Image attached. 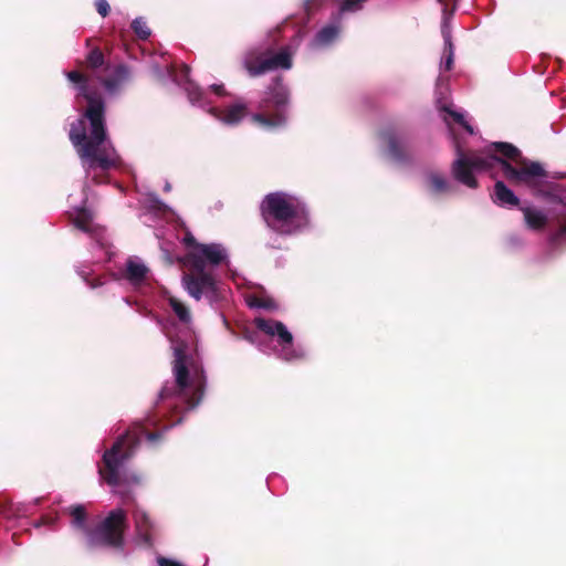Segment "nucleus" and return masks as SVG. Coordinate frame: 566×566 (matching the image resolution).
Masks as SVG:
<instances>
[{"mask_svg":"<svg viewBox=\"0 0 566 566\" xmlns=\"http://www.w3.org/2000/svg\"><path fill=\"white\" fill-rule=\"evenodd\" d=\"M168 303L179 322L185 325V336L169 335L174 350L172 381L163 386L156 411L148 415L144 422L136 423L120 436L109 449H106L99 462L97 473L99 483L106 484L111 493L118 496L124 504L135 501V493L143 485L144 476L127 467L143 438L151 446H157L164 434L181 422L182 417L170 423L160 424L169 413H181L196 408L206 388V375L198 357L195 336L190 331L191 314L189 308L178 298L168 296Z\"/></svg>","mask_w":566,"mask_h":566,"instance_id":"obj_1","label":"nucleus"},{"mask_svg":"<svg viewBox=\"0 0 566 566\" xmlns=\"http://www.w3.org/2000/svg\"><path fill=\"white\" fill-rule=\"evenodd\" d=\"M75 84L76 103L83 98L86 109L80 118L71 124L70 140L81 158L86 176L95 182H102L101 174L115 167L118 156L107 139L105 129V105L102 96L93 92L90 80L77 71L66 74Z\"/></svg>","mask_w":566,"mask_h":566,"instance_id":"obj_2","label":"nucleus"},{"mask_svg":"<svg viewBox=\"0 0 566 566\" xmlns=\"http://www.w3.org/2000/svg\"><path fill=\"white\" fill-rule=\"evenodd\" d=\"M457 158L452 163L451 172L460 184L478 188L476 172L500 169L503 176L513 184L535 188L544 178L545 170L538 163H527L521 157L520 150L509 143H493L488 153H465L462 146L454 144Z\"/></svg>","mask_w":566,"mask_h":566,"instance_id":"obj_3","label":"nucleus"},{"mask_svg":"<svg viewBox=\"0 0 566 566\" xmlns=\"http://www.w3.org/2000/svg\"><path fill=\"white\" fill-rule=\"evenodd\" d=\"M184 243L189 272L181 277L182 287L196 301L205 298L211 305L220 302L226 296V289L214 268L228 261V250L220 243H198L190 232L186 233Z\"/></svg>","mask_w":566,"mask_h":566,"instance_id":"obj_4","label":"nucleus"},{"mask_svg":"<svg viewBox=\"0 0 566 566\" xmlns=\"http://www.w3.org/2000/svg\"><path fill=\"white\" fill-rule=\"evenodd\" d=\"M166 72L172 82L184 86L192 105L206 109L221 123L233 126L239 124L247 115V105L242 102L229 105L219 104V99L227 96L223 84H212L208 90H202L190 81V69L186 64H181L178 69L169 66L166 69Z\"/></svg>","mask_w":566,"mask_h":566,"instance_id":"obj_5","label":"nucleus"},{"mask_svg":"<svg viewBox=\"0 0 566 566\" xmlns=\"http://www.w3.org/2000/svg\"><path fill=\"white\" fill-rule=\"evenodd\" d=\"M260 210L266 227L281 237L300 234L311 226L306 202L293 193L271 192L263 198Z\"/></svg>","mask_w":566,"mask_h":566,"instance_id":"obj_6","label":"nucleus"},{"mask_svg":"<svg viewBox=\"0 0 566 566\" xmlns=\"http://www.w3.org/2000/svg\"><path fill=\"white\" fill-rule=\"evenodd\" d=\"M254 325L259 333L266 338L259 344L261 352L274 355L284 361H297L306 356L304 347L294 343L293 334L287 326L276 319L255 317Z\"/></svg>","mask_w":566,"mask_h":566,"instance_id":"obj_7","label":"nucleus"},{"mask_svg":"<svg viewBox=\"0 0 566 566\" xmlns=\"http://www.w3.org/2000/svg\"><path fill=\"white\" fill-rule=\"evenodd\" d=\"M84 199L81 203H77L73 195H70V218L73 224L81 231L90 234L94 241V260L96 263L109 261L113 255V247L106 235L105 230L97 226L93 220V213L86 208V187L83 188Z\"/></svg>","mask_w":566,"mask_h":566,"instance_id":"obj_8","label":"nucleus"},{"mask_svg":"<svg viewBox=\"0 0 566 566\" xmlns=\"http://www.w3.org/2000/svg\"><path fill=\"white\" fill-rule=\"evenodd\" d=\"M127 528V512L123 507H115L87 533V545L90 547L106 546L123 549Z\"/></svg>","mask_w":566,"mask_h":566,"instance_id":"obj_9","label":"nucleus"},{"mask_svg":"<svg viewBox=\"0 0 566 566\" xmlns=\"http://www.w3.org/2000/svg\"><path fill=\"white\" fill-rule=\"evenodd\" d=\"M294 51L291 46H283L280 51L259 46L249 50L243 57V66L250 76H260L266 72L290 70L293 65Z\"/></svg>","mask_w":566,"mask_h":566,"instance_id":"obj_10","label":"nucleus"},{"mask_svg":"<svg viewBox=\"0 0 566 566\" xmlns=\"http://www.w3.org/2000/svg\"><path fill=\"white\" fill-rule=\"evenodd\" d=\"M287 103V88L277 81L261 102L260 112L252 115V120L266 130L282 127L286 123Z\"/></svg>","mask_w":566,"mask_h":566,"instance_id":"obj_11","label":"nucleus"},{"mask_svg":"<svg viewBox=\"0 0 566 566\" xmlns=\"http://www.w3.org/2000/svg\"><path fill=\"white\" fill-rule=\"evenodd\" d=\"M112 275L114 280L127 284L143 295L150 296L154 291L150 270L139 256H128Z\"/></svg>","mask_w":566,"mask_h":566,"instance_id":"obj_12","label":"nucleus"},{"mask_svg":"<svg viewBox=\"0 0 566 566\" xmlns=\"http://www.w3.org/2000/svg\"><path fill=\"white\" fill-rule=\"evenodd\" d=\"M410 134L397 126H387L379 133V148L384 157L395 164H405L411 156Z\"/></svg>","mask_w":566,"mask_h":566,"instance_id":"obj_13","label":"nucleus"},{"mask_svg":"<svg viewBox=\"0 0 566 566\" xmlns=\"http://www.w3.org/2000/svg\"><path fill=\"white\" fill-rule=\"evenodd\" d=\"M130 78L129 69L124 64H107L96 80L108 96L118 95Z\"/></svg>","mask_w":566,"mask_h":566,"instance_id":"obj_14","label":"nucleus"},{"mask_svg":"<svg viewBox=\"0 0 566 566\" xmlns=\"http://www.w3.org/2000/svg\"><path fill=\"white\" fill-rule=\"evenodd\" d=\"M133 518L135 524L134 542L139 546L150 547L153 544L155 523L148 513L139 506L134 509Z\"/></svg>","mask_w":566,"mask_h":566,"instance_id":"obj_15","label":"nucleus"},{"mask_svg":"<svg viewBox=\"0 0 566 566\" xmlns=\"http://www.w3.org/2000/svg\"><path fill=\"white\" fill-rule=\"evenodd\" d=\"M342 32V20L336 15L332 22L321 28L312 41L310 48L312 50H323L333 45L339 38Z\"/></svg>","mask_w":566,"mask_h":566,"instance_id":"obj_16","label":"nucleus"},{"mask_svg":"<svg viewBox=\"0 0 566 566\" xmlns=\"http://www.w3.org/2000/svg\"><path fill=\"white\" fill-rule=\"evenodd\" d=\"M443 4L442 9V25L441 33L444 41V57L441 61L440 70L449 71L453 65V44L451 39V29H450V20L453 12H449L447 6L443 3V0H438Z\"/></svg>","mask_w":566,"mask_h":566,"instance_id":"obj_17","label":"nucleus"},{"mask_svg":"<svg viewBox=\"0 0 566 566\" xmlns=\"http://www.w3.org/2000/svg\"><path fill=\"white\" fill-rule=\"evenodd\" d=\"M446 81L447 78L443 76H439L437 80L436 95L439 107L449 114L453 120L461 125L469 134H473V127L465 120L464 113L460 111H453L450 105L443 102L448 91L446 87Z\"/></svg>","mask_w":566,"mask_h":566,"instance_id":"obj_18","label":"nucleus"},{"mask_svg":"<svg viewBox=\"0 0 566 566\" xmlns=\"http://www.w3.org/2000/svg\"><path fill=\"white\" fill-rule=\"evenodd\" d=\"M428 185L433 196H451L457 191V187L439 174H430Z\"/></svg>","mask_w":566,"mask_h":566,"instance_id":"obj_19","label":"nucleus"},{"mask_svg":"<svg viewBox=\"0 0 566 566\" xmlns=\"http://www.w3.org/2000/svg\"><path fill=\"white\" fill-rule=\"evenodd\" d=\"M493 201L501 207H516L520 199L503 181L499 180L494 185Z\"/></svg>","mask_w":566,"mask_h":566,"instance_id":"obj_20","label":"nucleus"},{"mask_svg":"<svg viewBox=\"0 0 566 566\" xmlns=\"http://www.w3.org/2000/svg\"><path fill=\"white\" fill-rule=\"evenodd\" d=\"M521 210L524 214L527 228L532 230H542L547 224L548 217L543 210L534 207H523Z\"/></svg>","mask_w":566,"mask_h":566,"instance_id":"obj_21","label":"nucleus"},{"mask_svg":"<svg viewBox=\"0 0 566 566\" xmlns=\"http://www.w3.org/2000/svg\"><path fill=\"white\" fill-rule=\"evenodd\" d=\"M71 515V526L74 531L87 538V533L91 532L87 527V514L83 505H74L69 509Z\"/></svg>","mask_w":566,"mask_h":566,"instance_id":"obj_22","label":"nucleus"},{"mask_svg":"<svg viewBox=\"0 0 566 566\" xmlns=\"http://www.w3.org/2000/svg\"><path fill=\"white\" fill-rule=\"evenodd\" d=\"M86 63H87V66L92 70L95 78L103 72V69L108 64V63H105L104 54L97 48L93 49L87 54Z\"/></svg>","mask_w":566,"mask_h":566,"instance_id":"obj_23","label":"nucleus"},{"mask_svg":"<svg viewBox=\"0 0 566 566\" xmlns=\"http://www.w3.org/2000/svg\"><path fill=\"white\" fill-rule=\"evenodd\" d=\"M145 205L147 206L148 209L155 212H171V209L165 202H163L159 199V197L154 192L148 193L147 198L145 199Z\"/></svg>","mask_w":566,"mask_h":566,"instance_id":"obj_24","label":"nucleus"},{"mask_svg":"<svg viewBox=\"0 0 566 566\" xmlns=\"http://www.w3.org/2000/svg\"><path fill=\"white\" fill-rule=\"evenodd\" d=\"M132 29L135 32V34L142 40L148 39L151 33L150 29L147 25L146 20L142 17H138L133 20Z\"/></svg>","mask_w":566,"mask_h":566,"instance_id":"obj_25","label":"nucleus"},{"mask_svg":"<svg viewBox=\"0 0 566 566\" xmlns=\"http://www.w3.org/2000/svg\"><path fill=\"white\" fill-rule=\"evenodd\" d=\"M365 2H367V0H343L337 15L342 18V13L344 12H357L363 9Z\"/></svg>","mask_w":566,"mask_h":566,"instance_id":"obj_26","label":"nucleus"},{"mask_svg":"<svg viewBox=\"0 0 566 566\" xmlns=\"http://www.w3.org/2000/svg\"><path fill=\"white\" fill-rule=\"evenodd\" d=\"M77 274L84 280V282L91 287L96 289L103 285V282L99 279L91 281L88 277L91 275V271H87L84 266H78L76 269Z\"/></svg>","mask_w":566,"mask_h":566,"instance_id":"obj_27","label":"nucleus"},{"mask_svg":"<svg viewBox=\"0 0 566 566\" xmlns=\"http://www.w3.org/2000/svg\"><path fill=\"white\" fill-rule=\"evenodd\" d=\"M249 305L251 307L264 308V310H275L276 308V305L274 304V302L270 301V300L252 298L251 301H249Z\"/></svg>","mask_w":566,"mask_h":566,"instance_id":"obj_28","label":"nucleus"},{"mask_svg":"<svg viewBox=\"0 0 566 566\" xmlns=\"http://www.w3.org/2000/svg\"><path fill=\"white\" fill-rule=\"evenodd\" d=\"M94 6H95L97 13L102 18H105L108 15V13L111 11V6L107 0H94Z\"/></svg>","mask_w":566,"mask_h":566,"instance_id":"obj_29","label":"nucleus"},{"mask_svg":"<svg viewBox=\"0 0 566 566\" xmlns=\"http://www.w3.org/2000/svg\"><path fill=\"white\" fill-rule=\"evenodd\" d=\"M564 216H565L564 222L560 224L558 231L552 238V240L554 242H559L566 238V207H565Z\"/></svg>","mask_w":566,"mask_h":566,"instance_id":"obj_30","label":"nucleus"},{"mask_svg":"<svg viewBox=\"0 0 566 566\" xmlns=\"http://www.w3.org/2000/svg\"><path fill=\"white\" fill-rule=\"evenodd\" d=\"M157 566H185V565L178 560L158 556L157 557Z\"/></svg>","mask_w":566,"mask_h":566,"instance_id":"obj_31","label":"nucleus"},{"mask_svg":"<svg viewBox=\"0 0 566 566\" xmlns=\"http://www.w3.org/2000/svg\"><path fill=\"white\" fill-rule=\"evenodd\" d=\"M164 190L167 192L171 190V185L168 181H166Z\"/></svg>","mask_w":566,"mask_h":566,"instance_id":"obj_32","label":"nucleus"},{"mask_svg":"<svg viewBox=\"0 0 566 566\" xmlns=\"http://www.w3.org/2000/svg\"><path fill=\"white\" fill-rule=\"evenodd\" d=\"M44 523H46V518H43L42 522L36 523L35 527H40Z\"/></svg>","mask_w":566,"mask_h":566,"instance_id":"obj_33","label":"nucleus"},{"mask_svg":"<svg viewBox=\"0 0 566 566\" xmlns=\"http://www.w3.org/2000/svg\"><path fill=\"white\" fill-rule=\"evenodd\" d=\"M0 514H6V509L2 505H0Z\"/></svg>","mask_w":566,"mask_h":566,"instance_id":"obj_34","label":"nucleus"}]
</instances>
